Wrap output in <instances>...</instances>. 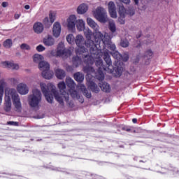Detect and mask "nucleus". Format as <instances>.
Here are the masks:
<instances>
[{
  "label": "nucleus",
  "instance_id": "obj_1",
  "mask_svg": "<svg viewBox=\"0 0 179 179\" xmlns=\"http://www.w3.org/2000/svg\"><path fill=\"white\" fill-rule=\"evenodd\" d=\"M87 51L89 50L85 46H77L76 48V54L77 56L73 58L74 66L78 68L82 62V58L85 59V62L87 65H93L95 61L96 65L99 68L96 73L94 72V69L92 66H85L84 71L88 75H90V73L94 75L98 80H103L104 79L103 69L110 73L113 72L114 68L113 67V62L111 61L108 50H101L97 45H92L90 48L91 55H89Z\"/></svg>",
  "mask_w": 179,
  "mask_h": 179
},
{
  "label": "nucleus",
  "instance_id": "obj_2",
  "mask_svg": "<svg viewBox=\"0 0 179 179\" xmlns=\"http://www.w3.org/2000/svg\"><path fill=\"white\" fill-rule=\"evenodd\" d=\"M10 97L13 101L15 111H16V113H22V102L15 88H7L6 90L3 107L4 111H6V113H10V110H12V101Z\"/></svg>",
  "mask_w": 179,
  "mask_h": 179
},
{
  "label": "nucleus",
  "instance_id": "obj_3",
  "mask_svg": "<svg viewBox=\"0 0 179 179\" xmlns=\"http://www.w3.org/2000/svg\"><path fill=\"white\" fill-rule=\"evenodd\" d=\"M39 86L48 103L52 104L55 97L56 101L59 103V106H64V102L62 101V95H59V92L58 90H57L55 85L51 83L45 84V83L41 82L39 83ZM50 90L54 96L52 94H50Z\"/></svg>",
  "mask_w": 179,
  "mask_h": 179
},
{
  "label": "nucleus",
  "instance_id": "obj_4",
  "mask_svg": "<svg viewBox=\"0 0 179 179\" xmlns=\"http://www.w3.org/2000/svg\"><path fill=\"white\" fill-rule=\"evenodd\" d=\"M66 85L69 88V92L70 93V96L73 99H76L80 103H85V99H83V96L79 94L78 93V91H76V84L75 83L73 79L70 77H66Z\"/></svg>",
  "mask_w": 179,
  "mask_h": 179
},
{
  "label": "nucleus",
  "instance_id": "obj_5",
  "mask_svg": "<svg viewBox=\"0 0 179 179\" xmlns=\"http://www.w3.org/2000/svg\"><path fill=\"white\" fill-rule=\"evenodd\" d=\"M57 87L60 92L59 96H62V100L63 101V105H59V106L64 108L66 101L69 105V107H73V103L69 101V94L66 93L65 91L66 90V84H65V82H59L57 85Z\"/></svg>",
  "mask_w": 179,
  "mask_h": 179
},
{
  "label": "nucleus",
  "instance_id": "obj_6",
  "mask_svg": "<svg viewBox=\"0 0 179 179\" xmlns=\"http://www.w3.org/2000/svg\"><path fill=\"white\" fill-rule=\"evenodd\" d=\"M41 103V92L38 89H34L32 94L29 96V104L31 107H38Z\"/></svg>",
  "mask_w": 179,
  "mask_h": 179
},
{
  "label": "nucleus",
  "instance_id": "obj_7",
  "mask_svg": "<svg viewBox=\"0 0 179 179\" xmlns=\"http://www.w3.org/2000/svg\"><path fill=\"white\" fill-rule=\"evenodd\" d=\"M94 45H100L101 43H103V45H113L110 36H103L101 32L94 33Z\"/></svg>",
  "mask_w": 179,
  "mask_h": 179
},
{
  "label": "nucleus",
  "instance_id": "obj_8",
  "mask_svg": "<svg viewBox=\"0 0 179 179\" xmlns=\"http://www.w3.org/2000/svg\"><path fill=\"white\" fill-rule=\"evenodd\" d=\"M71 54H72V51L62 45L58 46L57 50L51 52L52 57H61L62 58H68V57H71Z\"/></svg>",
  "mask_w": 179,
  "mask_h": 179
},
{
  "label": "nucleus",
  "instance_id": "obj_9",
  "mask_svg": "<svg viewBox=\"0 0 179 179\" xmlns=\"http://www.w3.org/2000/svg\"><path fill=\"white\" fill-rule=\"evenodd\" d=\"M94 16L101 23H106L107 22V11L103 7L96 8Z\"/></svg>",
  "mask_w": 179,
  "mask_h": 179
},
{
  "label": "nucleus",
  "instance_id": "obj_10",
  "mask_svg": "<svg viewBox=\"0 0 179 179\" xmlns=\"http://www.w3.org/2000/svg\"><path fill=\"white\" fill-rule=\"evenodd\" d=\"M76 22V16L74 15H70L67 19V27L70 31H75Z\"/></svg>",
  "mask_w": 179,
  "mask_h": 179
},
{
  "label": "nucleus",
  "instance_id": "obj_11",
  "mask_svg": "<svg viewBox=\"0 0 179 179\" xmlns=\"http://www.w3.org/2000/svg\"><path fill=\"white\" fill-rule=\"evenodd\" d=\"M3 68H8V69H13L14 71H18L20 66L17 64H15L12 61H4L1 62Z\"/></svg>",
  "mask_w": 179,
  "mask_h": 179
},
{
  "label": "nucleus",
  "instance_id": "obj_12",
  "mask_svg": "<svg viewBox=\"0 0 179 179\" xmlns=\"http://www.w3.org/2000/svg\"><path fill=\"white\" fill-rule=\"evenodd\" d=\"M17 90L20 94L24 96L29 93V87H27V85L22 83L17 85Z\"/></svg>",
  "mask_w": 179,
  "mask_h": 179
},
{
  "label": "nucleus",
  "instance_id": "obj_13",
  "mask_svg": "<svg viewBox=\"0 0 179 179\" xmlns=\"http://www.w3.org/2000/svg\"><path fill=\"white\" fill-rule=\"evenodd\" d=\"M118 14H119V17L117 19L118 23L120 24H125V15H124V6H120L119 9H118Z\"/></svg>",
  "mask_w": 179,
  "mask_h": 179
},
{
  "label": "nucleus",
  "instance_id": "obj_14",
  "mask_svg": "<svg viewBox=\"0 0 179 179\" xmlns=\"http://www.w3.org/2000/svg\"><path fill=\"white\" fill-rule=\"evenodd\" d=\"M83 32L87 38L86 41L89 43V45H94V41L92 40V36H93V32H92V30L85 28Z\"/></svg>",
  "mask_w": 179,
  "mask_h": 179
},
{
  "label": "nucleus",
  "instance_id": "obj_15",
  "mask_svg": "<svg viewBox=\"0 0 179 179\" xmlns=\"http://www.w3.org/2000/svg\"><path fill=\"white\" fill-rule=\"evenodd\" d=\"M75 43L76 45H89L87 41H85L83 36L78 34L75 38Z\"/></svg>",
  "mask_w": 179,
  "mask_h": 179
},
{
  "label": "nucleus",
  "instance_id": "obj_16",
  "mask_svg": "<svg viewBox=\"0 0 179 179\" xmlns=\"http://www.w3.org/2000/svg\"><path fill=\"white\" fill-rule=\"evenodd\" d=\"M52 33L55 37H59L61 34V24L59 22H56L54 23Z\"/></svg>",
  "mask_w": 179,
  "mask_h": 179
},
{
  "label": "nucleus",
  "instance_id": "obj_17",
  "mask_svg": "<svg viewBox=\"0 0 179 179\" xmlns=\"http://www.w3.org/2000/svg\"><path fill=\"white\" fill-rule=\"evenodd\" d=\"M78 90H81L84 96L87 97V99H90L92 97V93L89 92L87 90H86V87L83 84H78L77 85Z\"/></svg>",
  "mask_w": 179,
  "mask_h": 179
},
{
  "label": "nucleus",
  "instance_id": "obj_18",
  "mask_svg": "<svg viewBox=\"0 0 179 179\" xmlns=\"http://www.w3.org/2000/svg\"><path fill=\"white\" fill-rule=\"evenodd\" d=\"M87 23L90 27H92V29L94 30L95 33H100V31H99V25L93 19L90 17L87 18Z\"/></svg>",
  "mask_w": 179,
  "mask_h": 179
},
{
  "label": "nucleus",
  "instance_id": "obj_19",
  "mask_svg": "<svg viewBox=\"0 0 179 179\" xmlns=\"http://www.w3.org/2000/svg\"><path fill=\"white\" fill-rule=\"evenodd\" d=\"M33 29L35 33L37 34H41L44 31V26L41 22H36L34 24Z\"/></svg>",
  "mask_w": 179,
  "mask_h": 179
},
{
  "label": "nucleus",
  "instance_id": "obj_20",
  "mask_svg": "<svg viewBox=\"0 0 179 179\" xmlns=\"http://www.w3.org/2000/svg\"><path fill=\"white\" fill-rule=\"evenodd\" d=\"M8 86V83L3 79L0 80V106L2 104V97H3V89Z\"/></svg>",
  "mask_w": 179,
  "mask_h": 179
},
{
  "label": "nucleus",
  "instance_id": "obj_21",
  "mask_svg": "<svg viewBox=\"0 0 179 179\" xmlns=\"http://www.w3.org/2000/svg\"><path fill=\"white\" fill-rule=\"evenodd\" d=\"M38 69L42 72H45L46 71H50V64H48L46 61H42L38 64Z\"/></svg>",
  "mask_w": 179,
  "mask_h": 179
},
{
  "label": "nucleus",
  "instance_id": "obj_22",
  "mask_svg": "<svg viewBox=\"0 0 179 179\" xmlns=\"http://www.w3.org/2000/svg\"><path fill=\"white\" fill-rule=\"evenodd\" d=\"M88 9L89 7L87 6V5H86L85 3H82L78 7L77 12L78 15H83L86 13V12H87Z\"/></svg>",
  "mask_w": 179,
  "mask_h": 179
},
{
  "label": "nucleus",
  "instance_id": "obj_23",
  "mask_svg": "<svg viewBox=\"0 0 179 179\" xmlns=\"http://www.w3.org/2000/svg\"><path fill=\"white\" fill-rule=\"evenodd\" d=\"M54 43H55V40L52 38V36L48 35L43 38L45 45H54Z\"/></svg>",
  "mask_w": 179,
  "mask_h": 179
},
{
  "label": "nucleus",
  "instance_id": "obj_24",
  "mask_svg": "<svg viewBox=\"0 0 179 179\" xmlns=\"http://www.w3.org/2000/svg\"><path fill=\"white\" fill-rule=\"evenodd\" d=\"M124 9V15L126 16H129V17H131V16H134L135 15V8L134 7H129L127 9L125 8L123 6Z\"/></svg>",
  "mask_w": 179,
  "mask_h": 179
},
{
  "label": "nucleus",
  "instance_id": "obj_25",
  "mask_svg": "<svg viewBox=\"0 0 179 179\" xmlns=\"http://www.w3.org/2000/svg\"><path fill=\"white\" fill-rule=\"evenodd\" d=\"M33 62L35 64H40V62H43L44 61V56L40 55V54H35L32 57Z\"/></svg>",
  "mask_w": 179,
  "mask_h": 179
},
{
  "label": "nucleus",
  "instance_id": "obj_26",
  "mask_svg": "<svg viewBox=\"0 0 179 179\" xmlns=\"http://www.w3.org/2000/svg\"><path fill=\"white\" fill-rule=\"evenodd\" d=\"M42 76L44 79L50 80L54 77V72L49 69V70L42 72Z\"/></svg>",
  "mask_w": 179,
  "mask_h": 179
},
{
  "label": "nucleus",
  "instance_id": "obj_27",
  "mask_svg": "<svg viewBox=\"0 0 179 179\" xmlns=\"http://www.w3.org/2000/svg\"><path fill=\"white\" fill-rule=\"evenodd\" d=\"M88 87L94 93H99L100 92V89L97 87V85L92 81H89L87 83Z\"/></svg>",
  "mask_w": 179,
  "mask_h": 179
},
{
  "label": "nucleus",
  "instance_id": "obj_28",
  "mask_svg": "<svg viewBox=\"0 0 179 179\" xmlns=\"http://www.w3.org/2000/svg\"><path fill=\"white\" fill-rule=\"evenodd\" d=\"M65 71L57 69L55 70V76L57 78V79H60L61 80L64 79L66 76Z\"/></svg>",
  "mask_w": 179,
  "mask_h": 179
},
{
  "label": "nucleus",
  "instance_id": "obj_29",
  "mask_svg": "<svg viewBox=\"0 0 179 179\" xmlns=\"http://www.w3.org/2000/svg\"><path fill=\"white\" fill-rule=\"evenodd\" d=\"M99 87L103 92H105V93H109L110 90H111L110 85H108L107 83H100Z\"/></svg>",
  "mask_w": 179,
  "mask_h": 179
},
{
  "label": "nucleus",
  "instance_id": "obj_30",
  "mask_svg": "<svg viewBox=\"0 0 179 179\" xmlns=\"http://www.w3.org/2000/svg\"><path fill=\"white\" fill-rule=\"evenodd\" d=\"M74 79L76 82H83L85 80V76L80 72L74 73Z\"/></svg>",
  "mask_w": 179,
  "mask_h": 179
},
{
  "label": "nucleus",
  "instance_id": "obj_31",
  "mask_svg": "<svg viewBox=\"0 0 179 179\" xmlns=\"http://www.w3.org/2000/svg\"><path fill=\"white\" fill-rule=\"evenodd\" d=\"M77 29L78 30V31H83V30L84 31L85 28V22L83 20H78L77 22Z\"/></svg>",
  "mask_w": 179,
  "mask_h": 179
},
{
  "label": "nucleus",
  "instance_id": "obj_32",
  "mask_svg": "<svg viewBox=\"0 0 179 179\" xmlns=\"http://www.w3.org/2000/svg\"><path fill=\"white\" fill-rule=\"evenodd\" d=\"M108 29L111 33H115L117 31V27L115 26V22L113 21L109 22Z\"/></svg>",
  "mask_w": 179,
  "mask_h": 179
},
{
  "label": "nucleus",
  "instance_id": "obj_33",
  "mask_svg": "<svg viewBox=\"0 0 179 179\" xmlns=\"http://www.w3.org/2000/svg\"><path fill=\"white\" fill-rule=\"evenodd\" d=\"M110 54L115 59H117V61H120L122 58V56L118 51H114V52H110Z\"/></svg>",
  "mask_w": 179,
  "mask_h": 179
},
{
  "label": "nucleus",
  "instance_id": "obj_34",
  "mask_svg": "<svg viewBox=\"0 0 179 179\" xmlns=\"http://www.w3.org/2000/svg\"><path fill=\"white\" fill-rule=\"evenodd\" d=\"M75 38H76L73 36V34H70L66 36V41L69 43V44H73V43L75 41Z\"/></svg>",
  "mask_w": 179,
  "mask_h": 179
},
{
  "label": "nucleus",
  "instance_id": "obj_35",
  "mask_svg": "<svg viewBox=\"0 0 179 179\" xmlns=\"http://www.w3.org/2000/svg\"><path fill=\"white\" fill-rule=\"evenodd\" d=\"M49 19L50 24H52L55 22V13H52V11H50L49 13Z\"/></svg>",
  "mask_w": 179,
  "mask_h": 179
},
{
  "label": "nucleus",
  "instance_id": "obj_36",
  "mask_svg": "<svg viewBox=\"0 0 179 179\" xmlns=\"http://www.w3.org/2000/svg\"><path fill=\"white\" fill-rule=\"evenodd\" d=\"M43 23L45 27H50V26L52 24L48 17H46L43 19Z\"/></svg>",
  "mask_w": 179,
  "mask_h": 179
},
{
  "label": "nucleus",
  "instance_id": "obj_37",
  "mask_svg": "<svg viewBox=\"0 0 179 179\" xmlns=\"http://www.w3.org/2000/svg\"><path fill=\"white\" fill-rule=\"evenodd\" d=\"M108 10H115V4L113 1H110L108 4Z\"/></svg>",
  "mask_w": 179,
  "mask_h": 179
},
{
  "label": "nucleus",
  "instance_id": "obj_38",
  "mask_svg": "<svg viewBox=\"0 0 179 179\" xmlns=\"http://www.w3.org/2000/svg\"><path fill=\"white\" fill-rule=\"evenodd\" d=\"M109 13L113 19H117V9L109 10Z\"/></svg>",
  "mask_w": 179,
  "mask_h": 179
},
{
  "label": "nucleus",
  "instance_id": "obj_39",
  "mask_svg": "<svg viewBox=\"0 0 179 179\" xmlns=\"http://www.w3.org/2000/svg\"><path fill=\"white\" fill-rule=\"evenodd\" d=\"M122 71H124V69H122V67L121 66H117L115 69V72L116 73H117L118 76H121Z\"/></svg>",
  "mask_w": 179,
  "mask_h": 179
},
{
  "label": "nucleus",
  "instance_id": "obj_40",
  "mask_svg": "<svg viewBox=\"0 0 179 179\" xmlns=\"http://www.w3.org/2000/svg\"><path fill=\"white\" fill-rule=\"evenodd\" d=\"M45 50V47L43 46V45H38L36 47V51H38V52H43V51Z\"/></svg>",
  "mask_w": 179,
  "mask_h": 179
},
{
  "label": "nucleus",
  "instance_id": "obj_41",
  "mask_svg": "<svg viewBox=\"0 0 179 179\" xmlns=\"http://www.w3.org/2000/svg\"><path fill=\"white\" fill-rule=\"evenodd\" d=\"M7 125H12L13 127H19V122H18L10 121V122H7Z\"/></svg>",
  "mask_w": 179,
  "mask_h": 179
},
{
  "label": "nucleus",
  "instance_id": "obj_42",
  "mask_svg": "<svg viewBox=\"0 0 179 179\" xmlns=\"http://www.w3.org/2000/svg\"><path fill=\"white\" fill-rule=\"evenodd\" d=\"M21 50L26 52V51H29L30 50V46L29 45H21L20 46Z\"/></svg>",
  "mask_w": 179,
  "mask_h": 179
},
{
  "label": "nucleus",
  "instance_id": "obj_43",
  "mask_svg": "<svg viewBox=\"0 0 179 179\" xmlns=\"http://www.w3.org/2000/svg\"><path fill=\"white\" fill-rule=\"evenodd\" d=\"M3 45H12V39H6Z\"/></svg>",
  "mask_w": 179,
  "mask_h": 179
},
{
  "label": "nucleus",
  "instance_id": "obj_44",
  "mask_svg": "<svg viewBox=\"0 0 179 179\" xmlns=\"http://www.w3.org/2000/svg\"><path fill=\"white\" fill-rule=\"evenodd\" d=\"M120 45H129V42L127 39L122 40L120 42Z\"/></svg>",
  "mask_w": 179,
  "mask_h": 179
},
{
  "label": "nucleus",
  "instance_id": "obj_45",
  "mask_svg": "<svg viewBox=\"0 0 179 179\" xmlns=\"http://www.w3.org/2000/svg\"><path fill=\"white\" fill-rule=\"evenodd\" d=\"M122 131H127V132H129L131 131V127L128 126H124L122 127Z\"/></svg>",
  "mask_w": 179,
  "mask_h": 179
},
{
  "label": "nucleus",
  "instance_id": "obj_46",
  "mask_svg": "<svg viewBox=\"0 0 179 179\" xmlns=\"http://www.w3.org/2000/svg\"><path fill=\"white\" fill-rule=\"evenodd\" d=\"M122 59L124 62H127V61H128V59H129V57H128V55H125L124 56L122 57Z\"/></svg>",
  "mask_w": 179,
  "mask_h": 179
},
{
  "label": "nucleus",
  "instance_id": "obj_47",
  "mask_svg": "<svg viewBox=\"0 0 179 179\" xmlns=\"http://www.w3.org/2000/svg\"><path fill=\"white\" fill-rule=\"evenodd\" d=\"M120 2L125 3L126 5H129L131 3V0H119Z\"/></svg>",
  "mask_w": 179,
  "mask_h": 179
},
{
  "label": "nucleus",
  "instance_id": "obj_48",
  "mask_svg": "<svg viewBox=\"0 0 179 179\" xmlns=\"http://www.w3.org/2000/svg\"><path fill=\"white\" fill-rule=\"evenodd\" d=\"M145 55H147L148 57H152V55H153V52H152V50H148L145 52Z\"/></svg>",
  "mask_w": 179,
  "mask_h": 179
},
{
  "label": "nucleus",
  "instance_id": "obj_49",
  "mask_svg": "<svg viewBox=\"0 0 179 179\" xmlns=\"http://www.w3.org/2000/svg\"><path fill=\"white\" fill-rule=\"evenodd\" d=\"M116 48H117L115 47V45H112V46L109 47V49L111 50V52H114V51H117V50H115Z\"/></svg>",
  "mask_w": 179,
  "mask_h": 179
},
{
  "label": "nucleus",
  "instance_id": "obj_50",
  "mask_svg": "<svg viewBox=\"0 0 179 179\" xmlns=\"http://www.w3.org/2000/svg\"><path fill=\"white\" fill-rule=\"evenodd\" d=\"M9 5V3L6 1H3L2 3H1V6H3V8H6L8 7V6Z\"/></svg>",
  "mask_w": 179,
  "mask_h": 179
},
{
  "label": "nucleus",
  "instance_id": "obj_51",
  "mask_svg": "<svg viewBox=\"0 0 179 179\" xmlns=\"http://www.w3.org/2000/svg\"><path fill=\"white\" fill-rule=\"evenodd\" d=\"M136 38H141L142 37V31H139L138 34L136 35Z\"/></svg>",
  "mask_w": 179,
  "mask_h": 179
},
{
  "label": "nucleus",
  "instance_id": "obj_52",
  "mask_svg": "<svg viewBox=\"0 0 179 179\" xmlns=\"http://www.w3.org/2000/svg\"><path fill=\"white\" fill-rule=\"evenodd\" d=\"M14 17H15V19L17 20V19H19V17H20V14H15Z\"/></svg>",
  "mask_w": 179,
  "mask_h": 179
},
{
  "label": "nucleus",
  "instance_id": "obj_53",
  "mask_svg": "<svg viewBox=\"0 0 179 179\" xmlns=\"http://www.w3.org/2000/svg\"><path fill=\"white\" fill-rule=\"evenodd\" d=\"M67 71H69L71 72V71H73V68H72V66H68Z\"/></svg>",
  "mask_w": 179,
  "mask_h": 179
},
{
  "label": "nucleus",
  "instance_id": "obj_54",
  "mask_svg": "<svg viewBox=\"0 0 179 179\" xmlns=\"http://www.w3.org/2000/svg\"><path fill=\"white\" fill-rule=\"evenodd\" d=\"M133 1L134 2L135 5H137V6H138V5H139V0H133Z\"/></svg>",
  "mask_w": 179,
  "mask_h": 179
},
{
  "label": "nucleus",
  "instance_id": "obj_55",
  "mask_svg": "<svg viewBox=\"0 0 179 179\" xmlns=\"http://www.w3.org/2000/svg\"><path fill=\"white\" fill-rule=\"evenodd\" d=\"M24 9H27V10H29V9H30V6L28 5V4L25 5V6H24Z\"/></svg>",
  "mask_w": 179,
  "mask_h": 179
},
{
  "label": "nucleus",
  "instance_id": "obj_56",
  "mask_svg": "<svg viewBox=\"0 0 179 179\" xmlns=\"http://www.w3.org/2000/svg\"><path fill=\"white\" fill-rule=\"evenodd\" d=\"M132 122H134V124H136V122H138V120H136V118H134L132 120Z\"/></svg>",
  "mask_w": 179,
  "mask_h": 179
},
{
  "label": "nucleus",
  "instance_id": "obj_57",
  "mask_svg": "<svg viewBox=\"0 0 179 179\" xmlns=\"http://www.w3.org/2000/svg\"><path fill=\"white\" fill-rule=\"evenodd\" d=\"M10 82H17L16 78H10Z\"/></svg>",
  "mask_w": 179,
  "mask_h": 179
},
{
  "label": "nucleus",
  "instance_id": "obj_58",
  "mask_svg": "<svg viewBox=\"0 0 179 179\" xmlns=\"http://www.w3.org/2000/svg\"><path fill=\"white\" fill-rule=\"evenodd\" d=\"M37 118H38V119L44 118V115H43V116H38Z\"/></svg>",
  "mask_w": 179,
  "mask_h": 179
},
{
  "label": "nucleus",
  "instance_id": "obj_59",
  "mask_svg": "<svg viewBox=\"0 0 179 179\" xmlns=\"http://www.w3.org/2000/svg\"><path fill=\"white\" fill-rule=\"evenodd\" d=\"M21 45H27L26 43H22Z\"/></svg>",
  "mask_w": 179,
  "mask_h": 179
},
{
  "label": "nucleus",
  "instance_id": "obj_60",
  "mask_svg": "<svg viewBox=\"0 0 179 179\" xmlns=\"http://www.w3.org/2000/svg\"><path fill=\"white\" fill-rule=\"evenodd\" d=\"M58 45H61V43H59Z\"/></svg>",
  "mask_w": 179,
  "mask_h": 179
},
{
  "label": "nucleus",
  "instance_id": "obj_61",
  "mask_svg": "<svg viewBox=\"0 0 179 179\" xmlns=\"http://www.w3.org/2000/svg\"><path fill=\"white\" fill-rule=\"evenodd\" d=\"M123 47H124V48H125V47H127V46H123Z\"/></svg>",
  "mask_w": 179,
  "mask_h": 179
},
{
  "label": "nucleus",
  "instance_id": "obj_62",
  "mask_svg": "<svg viewBox=\"0 0 179 179\" xmlns=\"http://www.w3.org/2000/svg\"><path fill=\"white\" fill-rule=\"evenodd\" d=\"M0 54H1V52H0Z\"/></svg>",
  "mask_w": 179,
  "mask_h": 179
}]
</instances>
